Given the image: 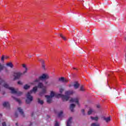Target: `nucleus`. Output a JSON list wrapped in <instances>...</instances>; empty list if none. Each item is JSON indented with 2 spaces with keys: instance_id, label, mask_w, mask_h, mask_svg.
I'll list each match as a JSON object with an SVG mask.
<instances>
[{
  "instance_id": "f704fd0d",
  "label": "nucleus",
  "mask_w": 126,
  "mask_h": 126,
  "mask_svg": "<svg viewBox=\"0 0 126 126\" xmlns=\"http://www.w3.org/2000/svg\"><path fill=\"white\" fill-rule=\"evenodd\" d=\"M100 104H97L96 105V108H97L98 109L100 108Z\"/></svg>"
},
{
  "instance_id": "39448f33",
  "label": "nucleus",
  "mask_w": 126,
  "mask_h": 126,
  "mask_svg": "<svg viewBox=\"0 0 126 126\" xmlns=\"http://www.w3.org/2000/svg\"><path fill=\"white\" fill-rule=\"evenodd\" d=\"M50 77L49 76V75L46 74H43L41 76L39 77V79H40V80L43 79H48Z\"/></svg>"
},
{
  "instance_id": "7c9ffc66",
  "label": "nucleus",
  "mask_w": 126,
  "mask_h": 126,
  "mask_svg": "<svg viewBox=\"0 0 126 126\" xmlns=\"http://www.w3.org/2000/svg\"><path fill=\"white\" fill-rule=\"evenodd\" d=\"M1 60L2 62H3L4 61V56H2V57L1 58Z\"/></svg>"
},
{
  "instance_id": "c03bdc74",
  "label": "nucleus",
  "mask_w": 126,
  "mask_h": 126,
  "mask_svg": "<svg viewBox=\"0 0 126 126\" xmlns=\"http://www.w3.org/2000/svg\"><path fill=\"white\" fill-rule=\"evenodd\" d=\"M18 124L17 123H16V126H18Z\"/></svg>"
},
{
  "instance_id": "4c0bfd02",
  "label": "nucleus",
  "mask_w": 126,
  "mask_h": 126,
  "mask_svg": "<svg viewBox=\"0 0 126 126\" xmlns=\"http://www.w3.org/2000/svg\"><path fill=\"white\" fill-rule=\"evenodd\" d=\"M71 86H72V85H69V87H71Z\"/></svg>"
},
{
  "instance_id": "6ab92c4d",
  "label": "nucleus",
  "mask_w": 126,
  "mask_h": 126,
  "mask_svg": "<svg viewBox=\"0 0 126 126\" xmlns=\"http://www.w3.org/2000/svg\"><path fill=\"white\" fill-rule=\"evenodd\" d=\"M4 68V65H3V64H2L1 63H0V72L2 71Z\"/></svg>"
},
{
  "instance_id": "7ed1b4c3",
  "label": "nucleus",
  "mask_w": 126,
  "mask_h": 126,
  "mask_svg": "<svg viewBox=\"0 0 126 126\" xmlns=\"http://www.w3.org/2000/svg\"><path fill=\"white\" fill-rule=\"evenodd\" d=\"M3 86V87H4V88H6L7 89H9V90H11V93L12 94H16L17 96H20V95H22V92H17L14 89V88L9 87V86L8 85V84L6 83H4Z\"/></svg>"
},
{
  "instance_id": "c85d7f7f",
  "label": "nucleus",
  "mask_w": 126,
  "mask_h": 126,
  "mask_svg": "<svg viewBox=\"0 0 126 126\" xmlns=\"http://www.w3.org/2000/svg\"><path fill=\"white\" fill-rule=\"evenodd\" d=\"M81 112L82 113L83 116H85V110L84 109H82Z\"/></svg>"
},
{
  "instance_id": "423d86ee",
  "label": "nucleus",
  "mask_w": 126,
  "mask_h": 126,
  "mask_svg": "<svg viewBox=\"0 0 126 126\" xmlns=\"http://www.w3.org/2000/svg\"><path fill=\"white\" fill-rule=\"evenodd\" d=\"M59 81L63 82V83H67L68 81L63 77H62L59 79Z\"/></svg>"
},
{
  "instance_id": "f3484780",
  "label": "nucleus",
  "mask_w": 126,
  "mask_h": 126,
  "mask_svg": "<svg viewBox=\"0 0 126 126\" xmlns=\"http://www.w3.org/2000/svg\"><path fill=\"white\" fill-rule=\"evenodd\" d=\"M93 112H94V110H93L92 108H90L89 111H88V115L89 116H90V115H91L93 113Z\"/></svg>"
},
{
  "instance_id": "a18cd8bd",
  "label": "nucleus",
  "mask_w": 126,
  "mask_h": 126,
  "mask_svg": "<svg viewBox=\"0 0 126 126\" xmlns=\"http://www.w3.org/2000/svg\"><path fill=\"white\" fill-rule=\"evenodd\" d=\"M30 126H32V123H31Z\"/></svg>"
},
{
  "instance_id": "a878e982",
  "label": "nucleus",
  "mask_w": 126,
  "mask_h": 126,
  "mask_svg": "<svg viewBox=\"0 0 126 126\" xmlns=\"http://www.w3.org/2000/svg\"><path fill=\"white\" fill-rule=\"evenodd\" d=\"M80 91H85V89H84V87L83 86H81L80 88Z\"/></svg>"
},
{
  "instance_id": "412c9836",
  "label": "nucleus",
  "mask_w": 126,
  "mask_h": 126,
  "mask_svg": "<svg viewBox=\"0 0 126 126\" xmlns=\"http://www.w3.org/2000/svg\"><path fill=\"white\" fill-rule=\"evenodd\" d=\"M29 88H30V86H29L28 85L26 84L24 86V89H25V90H27Z\"/></svg>"
},
{
  "instance_id": "ddd939ff",
  "label": "nucleus",
  "mask_w": 126,
  "mask_h": 126,
  "mask_svg": "<svg viewBox=\"0 0 126 126\" xmlns=\"http://www.w3.org/2000/svg\"><path fill=\"white\" fill-rule=\"evenodd\" d=\"M39 61L41 63L42 68H43V69H45V67H46V66L45 65V61L42 59H40Z\"/></svg>"
},
{
  "instance_id": "e433bc0d",
  "label": "nucleus",
  "mask_w": 126,
  "mask_h": 126,
  "mask_svg": "<svg viewBox=\"0 0 126 126\" xmlns=\"http://www.w3.org/2000/svg\"><path fill=\"white\" fill-rule=\"evenodd\" d=\"M4 94H5V92H2V95H4Z\"/></svg>"
},
{
  "instance_id": "cd10ccee",
  "label": "nucleus",
  "mask_w": 126,
  "mask_h": 126,
  "mask_svg": "<svg viewBox=\"0 0 126 126\" xmlns=\"http://www.w3.org/2000/svg\"><path fill=\"white\" fill-rule=\"evenodd\" d=\"M25 70L23 72V74H25V73H27V71H28V68H27V67H26L25 68Z\"/></svg>"
},
{
  "instance_id": "473e14b6",
  "label": "nucleus",
  "mask_w": 126,
  "mask_h": 126,
  "mask_svg": "<svg viewBox=\"0 0 126 126\" xmlns=\"http://www.w3.org/2000/svg\"><path fill=\"white\" fill-rule=\"evenodd\" d=\"M15 118H17L18 117V113L16 112L15 113Z\"/></svg>"
},
{
  "instance_id": "5701e85b",
  "label": "nucleus",
  "mask_w": 126,
  "mask_h": 126,
  "mask_svg": "<svg viewBox=\"0 0 126 126\" xmlns=\"http://www.w3.org/2000/svg\"><path fill=\"white\" fill-rule=\"evenodd\" d=\"M40 80H41V79H40L39 78L38 79H35L33 82L32 83V84H34V83H36V82H39V81H40Z\"/></svg>"
},
{
  "instance_id": "dca6fc26",
  "label": "nucleus",
  "mask_w": 126,
  "mask_h": 126,
  "mask_svg": "<svg viewBox=\"0 0 126 126\" xmlns=\"http://www.w3.org/2000/svg\"><path fill=\"white\" fill-rule=\"evenodd\" d=\"M6 65H7V66H9L11 68H13V64H12V63H11V62L7 63Z\"/></svg>"
},
{
  "instance_id": "72a5a7b5",
  "label": "nucleus",
  "mask_w": 126,
  "mask_h": 126,
  "mask_svg": "<svg viewBox=\"0 0 126 126\" xmlns=\"http://www.w3.org/2000/svg\"><path fill=\"white\" fill-rule=\"evenodd\" d=\"M22 66L24 68H26V67H27L26 65L25 64H23Z\"/></svg>"
},
{
  "instance_id": "2eb2a0df",
  "label": "nucleus",
  "mask_w": 126,
  "mask_h": 126,
  "mask_svg": "<svg viewBox=\"0 0 126 126\" xmlns=\"http://www.w3.org/2000/svg\"><path fill=\"white\" fill-rule=\"evenodd\" d=\"M3 107L8 108L9 107V103L8 102H4L3 103Z\"/></svg>"
},
{
  "instance_id": "09e8293b",
  "label": "nucleus",
  "mask_w": 126,
  "mask_h": 126,
  "mask_svg": "<svg viewBox=\"0 0 126 126\" xmlns=\"http://www.w3.org/2000/svg\"><path fill=\"white\" fill-rule=\"evenodd\" d=\"M1 79L0 78V80H1Z\"/></svg>"
},
{
  "instance_id": "8fccbe9b",
  "label": "nucleus",
  "mask_w": 126,
  "mask_h": 126,
  "mask_svg": "<svg viewBox=\"0 0 126 126\" xmlns=\"http://www.w3.org/2000/svg\"><path fill=\"white\" fill-rule=\"evenodd\" d=\"M1 81H3V80H1Z\"/></svg>"
},
{
  "instance_id": "ea45409f",
  "label": "nucleus",
  "mask_w": 126,
  "mask_h": 126,
  "mask_svg": "<svg viewBox=\"0 0 126 126\" xmlns=\"http://www.w3.org/2000/svg\"><path fill=\"white\" fill-rule=\"evenodd\" d=\"M29 56L30 57V58H32V56L31 55H29Z\"/></svg>"
},
{
  "instance_id": "79ce46f5",
  "label": "nucleus",
  "mask_w": 126,
  "mask_h": 126,
  "mask_svg": "<svg viewBox=\"0 0 126 126\" xmlns=\"http://www.w3.org/2000/svg\"><path fill=\"white\" fill-rule=\"evenodd\" d=\"M125 53H126V54H125V58H126V51H125Z\"/></svg>"
},
{
  "instance_id": "20e7f679",
  "label": "nucleus",
  "mask_w": 126,
  "mask_h": 126,
  "mask_svg": "<svg viewBox=\"0 0 126 126\" xmlns=\"http://www.w3.org/2000/svg\"><path fill=\"white\" fill-rule=\"evenodd\" d=\"M21 75H22V73L21 72H14L13 76H14V80H16L17 79H19L20 77H21Z\"/></svg>"
},
{
  "instance_id": "2f4dec72",
  "label": "nucleus",
  "mask_w": 126,
  "mask_h": 126,
  "mask_svg": "<svg viewBox=\"0 0 126 126\" xmlns=\"http://www.w3.org/2000/svg\"><path fill=\"white\" fill-rule=\"evenodd\" d=\"M18 84H19V85H22V82H21V81H19L18 82Z\"/></svg>"
},
{
  "instance_id": "393cba45",
  "label": "nucleus",
  "mask_w": 126,
  "mask_h": 126,
  "mask_svg": "<svg viewBox=\"0 0 126 126\" xmlns=\"http://www.w3.org/2000/svg\"><path fill=\"white\" fill-rule=\"evenodd\" d=\"M63 111H60V112L58 114V117L61 118L62 116H63Z\"/></svg>"
},
{
  "instance_id": "f03ea898",
  "label": "nucleus",
  "mask_w": 126,
  "mask_h": 126,
  "mask_svg": "<svg viewBox=\"0 0 126 126\" xmlns=\"http://www.w3.org/2000/svg\"><path fill=\"white\" fill-rule=\"evenodd\" d=\"M73 94V91H68L65 92V95L55 93L54 92L52 91L50 93V97L53 98V97H56V98H62L63 101L64 102L65 101H68L69 99V95Z\"/></svg>"
},
{
  "instance_id": "bb28decb",
  "label": "nucleus",
  "mask_w": 126,
  "mask_h": 126,
  "mask_svg": "<svg viewBox=\"0 0 126 126\" xmlns=\"http://www.w3.org/2000/svg\"><path fill=\"white\" fill-rule=\"evenodd\" d=\"M91 126H100V124L97 123H92Z\"/></svg>"
},
{
  "instance_id": "b1692460",
  "label": "nucleus",
  "mask_w": 126,
  "mask_h": 126,
  "mask_svg": "<svg viewBox=\"0 0 126 126\" xmlns=\"http://www.w3.org/2000/svg\"><path fill=\"white\" fill-rule=\"evenodd\" d=\"M13 98L15 100V101H16V102H18L19 104L21 103V100H20V99L15 98V97H13Z\"/></svg>"
},
{
  "instance_id": "4468645a",
  "label": "nucleus",
  "mask_w": 126,
  "mask_h": 126,
  "mask_svg": "<svg viewBox=\"0 0 126 126\" xmlns=\"http://www.w3.org/2000/svg\"><path fill=\"white\" fill-rule=\"evenodd\" d=\"M74 89H78L79 87V84L77 82H75V84L73 85Z\"/></svg>"
},
{
  "instance_id": "de8ad7c7",
  "label": "nucleus",
  "mask_w": 126,
  "mask_h": 126,
  "mask_svg": "<svg viewBox=\"0 0 126 126\" xmlns=\"http://www.w3.org/2000/svg\"><path fill=\"white\" fill-rule=\"evenodd\" d=\"M15 52H16L15 51H14V53H15Z\"/></svg>"
},
{
  "instance_id": "c756f323",
  "label": "nucleus",
  "mask_w": 126,
  "mask_h": 126,
  "mask_svg": "<svg viewBox=\"0 0 126 126\" xmlns=\"http://www.w3.org/2000/svg\"><path fill=\"white\" fill-rule=\"evenodd\" d=\"M60 93H63V89L61 88L60 89Z\"/></svg>"
},
{
  "instance_id": "6e6552de",
  "label": "nucleus",
  "mask_w": 126,
  "mask_h": 126,
  "mask_svg": "<svg viewBox=\"0 0 126 126\" xmlns=\"http://www.w3.org/2000/svg\"><path fill=\"white\" fill-rule=\"evenodd\" d=\"M70 102H74L75 103H76L78 105L80 106V104H79V101H78V98H71L70 100Z\"/></svg>"
},
{
  "instance_id": "f257e3e1",
  "label": "nucleus",
  "mask_w": 126,
  "mask_h": 126,
  "mask_svg": "<svg viewBox=\"0 0 126 126\" xmlns=\"http://www.w3.org/2000/svg\"><path fill=\"white\" fill-rule=\"evenodd\" d=\"M38 88H43L42 92L39 93V96H43V95L45 94V93L47 92V89L45 87H44V85H43V83L41 82L38 83L37 87H33L32 90H31L30 92L27 93V99L26 100L27 104H30L33 101V96L31 95V94L32 92L36 93Z\"/></svg>"
},
{
  "instance_id": "9d476101",
  "label": "nucleus",
  "mask_w": 126,
  "mask_h": 126,
  "mask_svg": "<svg viewBox=\"0 0 126 126\" xmlns=\"http://www.w3.org/2000/svg\"><path fill=\"white\" fill-rule=\"evenodd\" d=\"M103 120L105 121V122H106L107 124H108L111 122V117H103Z\"/></svg>"
},
{
  "instance_id": "4be33fe9",
  "label": "nucleus",
  "mask_w": 126,
  "mask_h": 126,
  "mask_svg": "<svg viewBox=\"0 0 126 126\" xmlns=\"http://www.w3.org/2000/svg\"><path fill=\"white\" fill-rule=\"evenodd\" d=\"M60 37H61V38H62V39H63V40L64 41L66 40V38H65V37L63 36V34L60 33Z\"/></svg>"
},
{
  "instance_id": "49530a36",
  "label": "nucleus",
  "mask_w": 126,
  "mask_h": 126,
  "mask_svg": "<svg viewBox=\"0 0 126 126\" xmlns=\"http://www.w3.org/2000/svg\"><path fill=\"white\" fill-rule=\"evenodd\" d=\"M125 61H126V58H125Z\"/></svg>"
},
{
  "instance_id": "aec40b11",
  "label": "nucleus",
  "mask_w": 126,
  "mask_h": 126,
  "mask_svg": "<svg viewBox=\"0 0 126 126\" xmlns=\"http://www.w3.org/2000/svg\"><path fill=\"white\" fill-rule=\"evenodd\" d=\"M38 103L39 104H40L41 105H43V104H44V101L43 100H41V99H40V98H38Z\"/></svg>"
},
{
  "instance_id": "58836bf2",
  "label": "nucleus",
  "mask_w": 126,
  "mask_h": 126,
  "mask_svg": "<svg viewBox=\"0 0 126 126\" xmlns=\"http://www.w3.org/2000/svg\"><path fill=\"white\" fill-rule=\"evenodd\" d=\"M34 115V113H32V117H33V115Z\"/></svg>"
},
{
  "instance_id": "9b49d317",
  "label": "nucleus",
  "mask_w": 126,
  "mask_h": 126,
  "mask_svg": "<svg viewBox=\"0 0 126 126\" xmlns=\"http://www.w3.org/2000/svg\"><path fill=\"white\" fill-rule=\"evenodd\" d=\"M75 108V104H72L70 105V110L72 113L74 112V108Z\"/></svg>"
},
{
  "instance_id": "c9c22d12",
  "label": "nucleus",
  "mask_w": 126,
  "mask_h": 126,
  "mask_svg": "<svg viewBox=\"0 0 126 126\" xmlns=\"http://www.w3.org/2000/svg\"><path fill=\"white\" fill-rule=\"evenodd\" d=\"M2 126H6V124L5 123V122H3L2 124Z\"/></svg>"
},
{
  "instance_id": "37998d69",
  "label": "nucleus",
  "mask_w": 126,
  "mask_h": 126,
  "mask_svg": "<svg viewBox=\"0 0 126 126\" xmlns=\"http://www.w3.org/2000/svg\"><path fill=\"white\" fill-rule=\"evenodd\" d=\"M45 84H48V82H45Z\"/></svg>"
},
{
  "instance_id": "0eeeda50",
  "label": "nucleus",
  "mask_w": 126,
  "mask_h": 126,
  "mask_svg": "<svg viewBox=\"0 0 126 126\" xmlns=\"http://www.w3.org/2000/svg\"><path fill=\"white\" fill-rule=\"evenodd\" d=\"M18 111L20 113V115L24 118L25 117V114H24V112L23 111V110L21 109V107L18 108Z\"/></svg>"
},
{
  "instance_id": "a19ab883",
  "label": "nucleus",
  "mask_w": 126,
  "mask_h": 126,
  "mask_svg": "<svg viewBox=\"0 0 126 126\" xmlns=\"http://www.w3.org/2000/svg\"><path fill=\"white\" fill-rule=\"evenodd\" d=\"M73 69H77V68H76L75 67H73Z\"/></svg>"
},
{
  "instance_id": "f8f14e48",
  "label": "nucleus",
  "mask_w": 126,
  "mask_h": 126,
  "mask_svg": "<svg viewBox=\"0 0 126 126\" xmlns=\"http://www.w3.org/2000/svg\"><path fill=\"white\" fill-rule=\"evenodd\" d=\"M71 121H72V117H69L67 121L66 126H70V125H71Z\"/></svg>"
},
{
  "instance_id": "a211bd4d",
  "label": "nucleus",
  "mask_w": 126,
  "mask_h": 126,
  "mask_svg": "<svg viewBox=\"0 0 126 126\" xmlns=\"http://www.w3.org/2000/svg\"><path fill=\"white\" fill-rule=\"evenodd\" d=\"M91 120H92V121H95L96 122H97L98 121V120H99V118L98 117H91Z\"/></svg>"
},
{
  "instance_id": "1a4fd4ad",
  "label": "nucleus",
  "mask_w": 126,
  "mask_h": 126,
  "mask_svg": "<svg viewBox=\"0 0 126 126\" xmlns=\"http://www.w3.org/2000/svg\"><path fill=\"white\" fill-rule=\"evenodd\" d=\"M45 98H47V102L48 104H50L52 102V97L50 95H46Z\"/></svg>"
}]
</instances>
